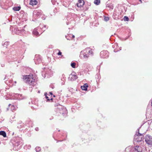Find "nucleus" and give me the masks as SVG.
Masks as SVG:
<instances>
[{"label": "nucleus", "mask_w": 152, "mask_h": 152, "mask_svg": "<svg viewBox=\"0 0 152 152\" xmlns=\"http://www.w3.org/2000/svg\"><path fill=\"white\" fill-rule=\"evenodd\" d=\"M24 81L31 85H34L35 79L32 75H26L23 77Z\"/></svg>", "instance_id": "nucleus-2"}, {"label": "nucleus", "mask_w": 152, "mask_h": 152, "mask_svg": "<svg viewBox=\"0 0 152 152\" xmlns=\"http://www.w3.org/2000/svg\"><path fill=\"white\" fill-rule=\"evenodd\" d=\"M70 77H71V80H74L76 79L77 78V76L75 75H70Z\"/></svg>", "instance_id": "nucleus-10"}, {"label": "nucleus", "mask_w": 152, "mask_h": 152, "mask_svg": "<svg viewBox=\"0 0 152 152\" xmlns=\"http://www.w3.org/2000/svg\"><path fill=\"white\" fill-rule=\"evenodd\" d=\"M124 19L126 21H128L129 20V18H128L126 17V16H125L124 17Z\"/></svg>", "instance_id": "nucleus-24"}, {"label": "nucleus", "mask_w": 152, "mask_h": 152, "mask_svg": "<svg viewBox=\"0 0 152 152\" xmlns=\"http://www.w3.org/2000/svg\"><path fill=\"white\" fill-rule=\"evenodd\" d=\"M10 105H11V104H9V106H10Z\"/></svg>", "instance_id": "nucleus-34"}, {"label": "nucleus", "mask_w": 152, "mask_h": 152, "mask_svg": "<svg viewBox=\"0 0 152 152\" xmlns=\"http://www.w3.org/2000/svg\"><path fill=\"white\" fill-rule=\"evenodd\" d=\"M49 93L51 95H52L53 94L51 92H50Z\"/></svg>", "instance_id": "nucleus-29"}, {"label": "nucleus", "mask_w": 152, "mask_h": 152, "mask_svg": "<svg viewBox=\"0 0 152 152\" xmlns=\"http://www.w3.org/2000/svg\"><path fill=\"white\" fill-rule=\"evenodd\" d=\"M71 35V36H72V37L73 38H74L75 37V36H74V35Z\"/></svg>", "instance_id": "nucleus-28"}, {"label": "nucleus", "mask_w": 152, "mask_h": 152, "mask_svg": "<svg viewBox=\"0 0 152 152\" xmlns=\"http://www.w3.org/2000/svg\"><path fill=\"white\" fill-rule=\"evenodd\" d=\"M104 19L105 21H107L109 20V18L108 17H105L104 18Z\"/></svg>", "instance_id": "nucleus-22"}, {"label": "nucleus", "mask_w": 152, "mask_h": 152, "mask_svg": "<svg viewBox=\"0 0 152 152\" xmlns=\"http://www.w3.org/2000/svg\"><path fill=\"white\" fill-rule=\"evenodd\" d=\"M142 148L140 146H136L134 147L133 149L134 152H141Z\"/></svg>", "instance_id": "nucleus-6"}, {"label": "nucleus", "mask_w": 152, "mask_h": 152, "mask_svg": "<svg viewBox=\"0 0 152 152\" xmlns=\"http://www.w3.org/2000/svg\"><path fill=\"white\" fill-rule=\"evenodd\" d=\"M61 108H62L63 107L62 106H61Z\"/></svg>", "instance_id": "nucleus-35"}, {"label": "nucleus", "mask_w": 152, "mask_h": 152, "mask_svg": "<svg viewBox=\"0 0 152 152\" xmlns=\"http://www.w3.org/2000/svg\"><path fill=\"white\" fill-rule=\"evenodd\" d=\"M55 96L54 95H53V97H55Z\"/></svg>", "instance_id": "nucleus-36"}, {"label": "nucleus", "mask_w": 152, "mask_h": 152, "mask_svg": "<svg viewBox=\"0 0 152 152\" xmlns=\"http://www.w3.org/2000/svg\"><path fill=\"white\" fill-rule=\"evenodd\" d=\"M142 135L140 134L139 132L136 133L134 136V139L136 140L137 142L141 141L142 140Z\"/></svg>", "instance_id": "nucleus-4"}, {"label": "nucleus", "mask_w": 152, "mask_h": 152, "mask_svg": "<svg viewBox=\"0 0 152 152\" xmlns=\"http://www.w3.org/2000/svg\"><path fill=\"white\" fill-rule=\"evenodd\" d=\"M51 100H52L53 99L52 98H51L50 99Z\"/></svg>", "instance_id": "nucleus-33"}, {"label": "nucleus", "mask_w": 152, "mask_h": 152, "mask_svg": "<svg viewBox=\"0 0 152 152\" xmlns=\"http://www.w3.org/2000/svg\"><path fill=\"white\" fill-rule=\"evenodd\" d=\"M84 2L83 0H79L77 4V5L78 7H81L84 5Z\"/></svg>", "instance_id": "nucleus-7"}, {"label": "nucleus", "mask_w": 152, "mask_h": 152, "mask_svg": "<svg viewBox=\"0 0 152 152\" xmlns=\"http://www.w3.org/2000/svg\"><path fill=\"white\" fill-rule=\"evenodd\" d=\"M42 14L41 11H37L34 12H33L34 15H36V16L38 17L39 16Z\"/></svg>", "instance_id": "nucleus-8"}, {"label": "nucleus", "mask_w": 152, "mask_h": 152, "mask_svg": "<svg viewBox=\"0 0 152 152\" xmlns=\"http://www.w3.org/2000/svg\"><path fill=\"white\" fill-rule=\"evenodd\" d=\"M15 83H16V81H15Z\"/></svg>", "instance_id": "nucleus-31"}, {"label": "nucleus", "mask_w": 152, "mask_h": 152, "mask_svg": "<svg viewBox=\"0 0 152 152\" xmlns=\"http://www.w3.org/2000/svg\"><path fill=\"white\" fill-rule=\"evenodd\" d=\"M25 31V30L23 29H22L20 30H18V31L17 32V34H18L19 35H21V32H24Z\"/></svg>", "instance_id": "nucleus-16"}, {"label": "nucleus", "mask_w": 152, "mask_h": 152, "mask_svg": "<svg viewBox=\"0 0 152 152\" xmlns=\"http://www.w3.org/2000/svg\"><path fill=\"white\" fill-rule=\"evenodd\" d=\"M45 97H46V99H47V100L48 101H49L50 100V99H48V97L47 96V93H45Z\"/></svg>", "instance_id": "nucleus-23"}, {"label": "nucleus", "mask_w": 152, "mask_h": 152, "mask_svg": "<svg viewBox=\"0 0 152 152\" xmlns=\"http://www.w3.org/2000/svg\"><path fill=\"white\" fill-rule=\"evenodd\" d=\"M20 7L19 6L15 7L13 8V10L15 11H18L20 10Z\"/></svg>", "instance_id": "nucleus-15"}, {"label": "nucleus", "mask_w": 152, "mask_h": 152, "mask_svg": "<svg viewBox=\"0 0 152 152\" xmlns=\"http://www.w3.org/2000/svg\"><path fill=\"white\" fill-rule=\"evenodd\" d=\"M33 34L35 35H37L39 33L37 31V29L36 28H35L34 29L33 31Z\"/></svg>", "instance_id": "nucleus-14"}, {"label": "nucleus", "mask_w": 152, "mask_h": 152, "mask_svg": "<svg viewBox=\"0 0 152 152\" xmlns=\"http://www.w3.org/2000/svg\"><path fill=\"white\" fill-rule=\"evenodd\" d=\"M93 53L89 48H87L82 51L80 53V57L83 59H87L90 55H92Z\"/></svg>", "instance_id": "nucleus-1"}, {"label": "nucleus", "mask_w": 152, "mask_h": 152, "mask_svg": "<svg viewBox=\"0 0 152 152\" xmlns=\"http://www.w3.org/2000/svg\"><path fill=\"white\" fill-rule=\"evenodd\" d=\"M100 2L99 0H95L94 3L96 5H98Z\"/></svg>", "instance_id": "nucleus-17"}, {"label": "nucleus", "mask_w": 152, "mask_h": 152, "mask_svg": "<svg viewBox=\"0 0 152 152\" xmlns=\"http://www.w3.org/2000/svg\"><path fill=\"white\" fill-rule=\"evenodd\" d=\"M35 60H37V61H36V64H38L40 62H41V59H35Z\"/></svg>", "instance_id": "nucleus-18"}, {"label": "nucleus", "mask_w": 152, "mask_h": 152, "mask_svg": "<svg viewBox=\"0 0 152 152\" xmlns=\"http://www.w3.org/2000/svg\"><path fill=\"white\" fill-rule=\"evenodd\" d=\"M0 135L3 136L4 137H6V134L4 131H0Z\"/></svg>", "instance_id": "nucleus-13"}, {"label": "nucleus", "mask_w": 152, "mask_h": 152, "mask_svg": "<svg viewBox=\"0 0 152 152\" xmlns=\"http://www.w3.org/2000/svg\"><path fill=\"white\" fill-rule=\"evenodd\" d=\"M100 55L101 57L102 58L106 57L108 56V52L106 50L102 51L101 52Z\"/></svg>", "instance_id": "nucleus-5"}, {"label": "nucleus", "mask_w": 152, "mask_h": 152, "mask_svg": "<svg viewBox=\"0 0 152 152\" xmlns=\"http://www.w3.org/2000/svg\"><path fill=\"white\" fill-rule=\"evenodd\" d=\"M141 0H140V1Z\"/></svg>", "instance_id": "nucleus-38"}, {"label": "nucleus", "mask_w": 152, "mask_h": 152, "mask_svg": "<svg viewBox=\"0 0 152 152\" xmlns=\"http://www.w3.org/2000/svg\"><path fill=\"white\" fill-rule=\"evenodd\" d=\"M88 86L87 84H85L83 86H81V87L82 90L86 91L87 89Z\"/></svg>", "instance_id": "nucleus-12"}, {"label": "nucleus", "mask_w": 152, "mask_h": 152, "mask_svg": "<svg viewBox=\"0 0 152 152\" xmlns=\"http://www.w3.org/2000/svg\"><path fill=\"white\" fill-rule=\"evenodd\" d=\"M37 1L36 0H30V4L32 5H35L37 4Z\"/></svg>", "instance_id": "nucleus-9"}, {"label": "nucleus", "mask_w": 152, "mask_h": 152, "mask_svg": "<svg viewBox=\"0 0 152 152\" xmlns=\"http://www.w3.org/2000/svg\"><path fill=\"white\" fill-rule=\"evenodd\" d=\"M66 38L68 39V38H67V36H66Z\"/></svg>", "instance_id": "nucleus-32"}, {"label": "nucleus", "mask_w": 152, "mask_h": 152, "mask_svg": "<svg viewBox=\"0 0 152 152\" xmlns=\"http://www.w3.org/2000/svg\"><path fill=\"white\" fill-rule=\"evenodd\" d=\"M71 65L72 67L75 68L76 63L75 62H73L71 64Z\"/></svg>", "instance_id": "nucleus-20"}, {"label": "nucleus", "mask_w": 152, "mask_h": 152, "mask_svg": "<svg viewBox=\"0 0 152 152\" xmlns=\"http://www.w3.org/2000/svg\"><path fill=\"white\" fill-rule=\"evenodd\" d=\"M14 109H15V107L13 105L11 107V110H13Z\"/></svg>", "instance_id": "nucleus-25"}, {"label": "nucleus", "mask_w": 152, "mask_h": 152, "mask_svg": "<svg viewBox=\"0 0 152 152\" xmlns=\"http://www.w3.org/2000/svg\"><path fill=\"white\" fill-rule=\"evenodd\" d=\"M35 150L37 152H39V151L41 150V148L40 147H36L35 148Z\"/></svg>", "instance_id": "nucleus-19"}, {"label": "nucleus", "mask_w": 152, "mask_h": 152, "mask_svg": "<svg viewBox=\"0 0 152 152\" xmlns=\"http://www.w3.org/2000/svg\"><path fill=\"white\" fill-rule=\"evenodd\" d=\"M35 129L36 131H38L39 130L38 128H37V127Z\"/></svg>", "instance_id": "nucleus-27"}, {"label": "nucleus", "mask_w": 152, "mask_h": 152, "mask_svg": "<svg viewBox=\"0 0 152 152\" xmlns=\"http://www.w3.org/2000/svg\"><path fill=\"white\" fill-rule=\"evenodd\" d=\"M15 95L16 97H17V99L19 100H21L23 99V98L22 97V95L19 94H15Z\"/></svg>", "instance_id": "nucleus-11"}, {"label": "nucleus", "mask_w": 152, "mask_h": 152, "mask_svg": "<svg viewBox=\"0 0 152 152\" xmlns=\"http://www.w3.org/2000/svg\"><path fill=\"white\" fill-rule=\"evenodd\" d=\"M61 80L63 81V82H63V80H64V79H63V78H61Z\"/></svg>", "instance_id": "nucleus-30"}, {"label": "nucleus", "mask_w": 152, "mask_h": 152, "mask_svg": "<svg viewBox=\"0 0 152 152\" xmlns=\"http://www.w3.org/2000/svg\"><path fill=\"white\" fill-rule=\"evenodd\" d=\"M62 78H63L64 80H63V82H62L61 83H62V85H63L64 83V81L65 80V75H62Z\"/></svg>", "instance_id": "nucleus-21"}, {"label": "nucleus", "mask_w": 152, "mask_h": 152, "mask_svg": "<svg viewBox=\"0 0 152 152\" xmlns=\"http://www.w3.org/2000/svg\"><path fill=\"white\" fill-rule=\"evenodd\" d=\"M61 54L62 53L60 51H59V52L57 54L58 55H61Z\"/></svg>", "instance_id": "nucleus-26"}, {"label": "nucleus", "mask_w": 152, "mask_h": 152, "mask_svg": "<svg viewBox=\"0 0 152 152\" xmlns=\"http://www.w3.org/2000/svg\"><path fill=\"white\" fill-rule=\"evenodd\" d=\"M145 141L149 145H152V137L151 136L146 135L145 137Z\"/></svg>", "instance_id": "nucleus-3"}, {"label": "nucleus", "mask_w": 152, "mask_h": 152, "mask_svg": "<svg viewBox=\"0 0 152 152\" xmlns=\"http://www.w3.org/2000/svg\"><path fill=\"white\" fill-rule=\"evenodd\" d=\"M64 110L65 111H66V109H64Z\"/></svg>", "instance_id": "nucleus-37"}]
</instances>
